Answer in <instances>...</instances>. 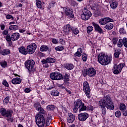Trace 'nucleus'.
Wrapping results in <instances>:
<instances>
[{"mask_svg": "<svg viewBox=\"0 0 127 127\" xmlns=\"http://www.w3.org/2000/svg\"><path fill=\"white\" fill-rule=\"evenodd\" d=\"M0 54L2 55V56H5V55H8L10 54V50L8 49H4L0 51Z\"/></svg>", "mask_w": 127, "mask_h": 127, "instance_id": "aec40b11", "label": "nucleus"}, {"mask_svg": "<svg viewBox=\"0 0 127 127\" xmlns=\"http://www.w3.org/2000/svg\"><path fill=\"white\" fill-rule=\"evenodd\" d=\"M18 49L20 53H21V54H23V55H27V54H28L27 49H25L24 47L22 46L19 48Z\"/></svg>", "mask_w": 127, "mask_h": 127, "instance_id": "412c9836", "label": "nucleus"}, {"mask_svg": "<svg viewBox=\"0 0 127 127\" xmlns=\"http://www.w3.org/2000/svg\"><path fill=\"white\" fill-rule=\"evenodd\" d=\"M75 120V115H73L72 113H70L68 114V117L67 122L69 124H72Z\"/></svg>", "mask_w": 127, "mask_h": 127, "instance_id": "f3484780", "label": "nucleus"}, {"mask_svg": "<svg viewBox=\"0 0 127 127\" xmlns=\"http://www.w3.org/2000/svg\"><path fill=\"white\" fill-rule=\"evenodd\" d=\"M105 28L106 29L111 30V29H113V28H114V24H113L112 23L108 22L106 24Z\"/></svg>", "mask_w": 127, "mask_h": 127, "instance_id": "bb28decb", "label": "nucleus"}, {"mask_svg": "<svg viewBox=\"0 0 127 127\" xmlns=\"http://www.w3.org/2000/svg\"><path fill=\"white\" fill-rule=\"evenodd\" d=\"M56 62V60L53 58H48L46 59H43L41 61L42 64H45L47 63H49L51 64L52 63H55Z\"/></svg>", "mask_w": 127, "mask_h": 127, "instance_id": "2eb2a0df", "label": "nucleus"}, {"mask_svg": "<svg viewBox=\"0 0 127 127\" xmlns=\"http://www.w3.org/2000/svg\"><path fill=\"white\" fill-rule=\"evenodd\" d=\"M52 42L54 44H58L59 41H58V40L55 39V38H52Z\"/></svg>", "mask_w": 127, "mask_h": 127, "instance_id": "8fccbe9b", "label": "nucleus"}, {"mask_svg": "<svg viewBox=\"0 0 127 127\" xmlns=\"http://www.w3.org/2000/svg\"><path fill=\"white\" fill-rule=\"evenodd\" d=\"M60 43L62 45H64L65 44V41L63 39H60Z\"/></svg>", "mask_w": 127, "mask_h": 127, "instance_id": "13d9d810", "label": "nucleus"}, {"mask_svg": "<svg viewBox=\"0 0 127 127\" xmlns=\"http://www.w3.org/2000/svg\"><path fill=\"white\" fill-rule=\"evenodd\" d=\"M92 16V13L88 10V9L84 7L82 10V13L81 14V17L83 20H88L90 19V17Z\"/></svg>", "mask_w": 127, "mask_h": 127, "instance_id": "423d86ee", "label": "nucleus"}, {"mask_svg": "<svg viewBox=\"0 0 127 127\" xmlns=\"http://www.w3.org/2000/svg\"><path fill=\"white\" fill-rule=\"evenodd\" d=\"M98 105L103 115H106V113H107L106 108L107 110H114L115 109V106L112 102V99L108 95L101 99L99 101Z\"/></svg>", "mask_w": 127, "mask_h": 127, "instance_id": "f257e3e1", "label": "nucleus"}, {"mask_svg": "<svg viewBox=\"0 0 127 127\" xmlns=\"http://www.w3.org/2000/svg\"><path fill=\"white\" fill-rule=\"evenodd\" d=\"M0 27L1 28V30H4V28H5V26L3 24H1L0 25Z\"/></svg>", "mask_w": 127, "mask_h": 127, "instance_id": "680f3d73", "label": "nucleus"}, {"mask_svg": "<svg viewBox=\"0 0 127 127\" xmlns=\"http://www.w3.org/2000/svg\"><path fill=\"white\" fill-rule=\"evenodd\" d=\"M36 4L38 8H42V3L40 0H36Z\"/></svg>", "mask_w": 127, "mask_h": 127, "instance_id": "473e14b6", "label": "nucleus"}, {"mask_svg": "<svg viewBox=\"0 0 127 127\" xmlns=\"http://www.w3.org/2000/svg\"><path fill=\"white\" fill-rule=\"evenodd\" d=\"M96 74H97V71L94 68L87 69V75L89 77H94V76H96Z\"/></svg>", "mask_w": 127, "mask_h": 127, "instance_id": "dca6fc26", "label": "nucleus"}, {"mask_svg": "<svg viewBox=\"0 0 127 127\" xmlns=\"http://www.w3.org/2000/svg\"><path fill=\"white\" fill-rule=\"evenodd\" d=\"M94 28L92 26H89L87 28V32L88 33H90L91 31H93Z\"/></svg>", "mask_w": 127, "mask_h": 127, "instance_id": "a18cd8bd", "label": "nucleus"}, {"mask_svg": "<svg viewBox=\"0 0 127 127\" xmlns=\"http://www.w3.org/2000/svg\"><path fill=\"white\" fill-rule=\"evenodd\" d=\"M51 95L53 97H57L59 96V91L57 90H53L51 92Z\"/></svg>", "mask_w": 127, "mask_h": 127, "instance_id": "c85d7f7f", "label": "nucleus"}, {"mask_svg": "<svg viewBox=\"0 0 127 127\" xmlns=\"http://www.w3.org/2000/svg\"><path fill=\"white\" fill-rule=\"evenodd\" d=\"M71 4L73 6H75V5H77V2H76V1L73 0L71 1Z\"/></svg>", "mask_w": 127, "mask_h": 127, "instance_id": "69168bd1", "label": "nucleus"}, {"mask_svg": "<svg viewBox=\"0 0 127 127\" xmlns=\"http://www.w3.org/2000/svg\"><path fill=\"white\" fill-rule=\"evenodd\" d=\"M110 5L111 8L113 9H116L118 7V1L115 0H112L110 1Z\"/></svg>", "mask_w": 127, "mask_h": 127, "instance_id": "6ab92c4d", "label": "nucleus"}, {"mask_svg": "<svg viewBox=\"0 0 127 127\" xmlns=\"http://www.w3.org/2000/svg\"><path fill=\"white\" fill-rule=\"evenodd\" d=\"M3 35H5L6 36V35H9V34H8V30H4V31H2V32Z\"/></svg>", "mask_w": 127, "mask_h": 127, "instance_id": "6e6d98bb", "label": "nucleus"}, {"mask_svg": "<svg viewBox=\"0 0 127 127\" xmlns=\"http://www.w3.org/2000/svg\"><path fill=\"white\" fill-rule=\"evenodd\" d=\"M9 29L10 30H17L18 29V26L15 25H11L9 26Z\"/></svg>", "mask_w": 127, "mask_h": 127, "instance_id": "f704fd0d", "label": "nucleus"}, {"mask_svg": "<svg viewBox=\"0 0 127 127\" xmlns=\"http://www.w3.org/2000/svg\"><path fill=\"white\" fill-rule=\"evenodd\" d=\"M72 30V26L70 24L64 25L63 29V32L64 35H68Z\"/></svg>", "mask_w": 127, "mask_h": 127, "instance_id": "ddd939ff", "label": "nucleus"}, {"mask_svg": "<svg viewBox=\"0 0 127 127\" xmlns=\"http://www.w3.org/2000/svg\"><path fill=\"white\" fill-rule=\"evenodd\" d=\"M34 107L35 108L36 110L38 111L41 107V105L39 102H37L34 104Z\"/></svg>", "mask_w": 127, "mask_h": 127, "instance_id": "e433bc0d", "label": "nucleus"}, {"mask_svg": "<svg viewBox=\"0 0 127 127\" xmlns=\"http://www.w3.org/2000/svg\"><path fill=\"white\" fill-rule=\"evenodd\" d=\"M123 114L124 116H125V117H127V110H126V111H123Z\"/></svg>", "mask_w": 127, "mask_h": 127, "instance_id": "774afa93", "label": "nucleus"}, {"mask_svg": "<svg viewBox=\"0 0 127 127\" xmlns=\"http://www.w3.org/2000/svg\"><path fill=\"white\" fill-rule=\"evenodd\" d=\"M31 89H30V88H27L25 89L24 92L25 93H30V92H31Z\"/></svg>", "mask_w": 127, "mask_h": 127, "instance_id": "052dcab7", "label": "nucleus"}, {"mask_svg": "<svg viewBox=\"0 0 127 127\" xmlns=\"http://www.w3.org/2000/svg\"><path fill=\"white\" fill-rule=\"evenodd\" d=\"M0 65L3 68H5V67H7V63L5 61H2L0 62Z\"/></svg>", "mask_w": 127, "mask_h": 127, "instance_id": "a19ab883", "label": "nucleus"}, {"mask_svg": "<svg viewBox=\"0 0 127 127\" xmlns=\"http://www.w3.org/2000/svg\"><path fill=\"white\" fill-rule=\"evenodd\" d=\"M120 33L121 34H126L127 32H126V30H125V28H121L120 29Z\"/></svg>", "mask_w": 127, "mask_h": 127, "instance_id": "09e8293b", "label": "nucleus"}, {"mask_svg": "<svg viewBox=\"0 0 127 127\" xmlns=\"http://www.w3.org/2000/svg\"><path fill=\"white\" fill-rule=\"evenodd\" d=\"M89 118V114L87 113H80L78 115V119L80 122H85Z\"/></svg>", "mask_w": 127, "mask_h": 127, "instance_id": "4468645a", "label": "nucleus"}, {"mask_svg": "<svg viewBox=\"0 0 127 127\" xmlns=\"http://www.w3.org/2000/svg\"><path fill=\"white\" fill-rule=\"evenodd\" d=\"M36 124L38 127H45V118L44 116L40 114L36 115Z\"/></svg>", "mask_w": 127, "mask_h": 127, "instance_id": "39448f33", "label": "nucleus"}, {"mask_svg": "<svg viewBox=\"0 0 127 127\" xmlns=\"http://www.w3.org/2000/svg\"><path fill=\"white\" fill-rule=\"evenodd\" d=\"M83 90L86 95V96L90 99L91 98V88H90V85L89 83L87 81H84L83 82Z\"/></svg>", "mask_w": 127, "mask_h": 127, "instance_id": "0eeeda50", "label": "nucleus"}, {"mask_svg": "<svg viewBox=\"0 0 127 127\" xmlns=\"http://www.w3.org/2000/svg\"><path fill=\"white\" fill-rule=\"evenodd\" d=\"M73 113H78V108L76 107V106H73Z\"/></svg>", "mask_w": 127, "mask_h": 127, "instance_id": "bf43d9fd", "label": "nucleus"}, {"mask_svg": "<svg viewBox=\"0 0 127 127\" xmlns=\"http://www.w3.org/2000/svg\"><path fill=\"white\" fill-rule=\"evenodd\" d=\"M9 102V96H7L3 100V104H4V105H7V104H8Z\"/></svg>", "mask_w": 127, "mask_h": 127, "instance_id": "37998d69", "label": "nucleus"}, {"mask_svg": "<svg viewBox=\"0 0 127 127\" xmlns=\"http://www.w3.org/2000/svg\"><path fill=\"white\" fill-rule=\"evenodd\" d=\"M92 25L94 26V29H95L96 31L99 33H103V29L100 27V25L95 22L92 23Z\"/></svg>", "mask_w": 127, "mask_h": 127, "instance_id": "a211bd4d", "label": "nucleus"}, {"mask_svg": "<svg viewBox=\"0 0 127 127\" xmlns=\"http://www.w3.org/2000/svg\"><path fill=\"white\" fill-rule=\"evenodd\" d=\"M121 111H117L115 112V116L117 118H121Z\"/></svg>", "mask_w": 127, "mask_h": 127, "instance_id": "49530a36", "label": "nucleus"}, {"mask_svg": "<svg viewBox=\"0 0 127 127\" xmlns=\"http://www.w3.org/2000/svg\"><path fill=\"white\" fill-rule=\"evenodd\" d=\"M71 31H72V33L75 35H77V34L79 33V30H78V28H77L71 27Z\"/></svg>", "mask_w": 127, "mask_h": 127, "instance_id": "58836bf2", "label": "nucleus"}, {"mask_svg": "<svg viewBox=\"0 0 127 127\" xmlns=\"http://www.w3.org/2000/svg\"><path fill=\"white\" fill-rule=\"evenodd\" d=\"M82 54H83L82 48H79L77 49V51L74 54V56L76 57H81Z\"/></svg>", "mask_w": 127, "mask_h": 127, "instance_id": "a878e982", "label": "nucleus"}, {"mask_svg": "<svg viewBox=\"0 0 127 127\" xmlns=\"http://www.w3.org/2000/svg\"><path fill=\"white\" fill-rule=\"evenodd\" d=\"M83 75L84 77H86L88 75V69H86V71H83Z\"/></svg>", "mask_w": 127, "mask_h": 127, "instance_id": "e2e57ef3", "label": "nucleus"}, {"mask_svg": "<svg viewBox=\"0 0 127 127\" xmlns=\"http://www.w3.org/2000/svg\"><path fill=\"white\" fill-rule=\"evenodd\" d=\"M82 60L84 62L87 61V55H86L85 54H83L82 55Z\"/></svg>", "mask_w": 127, "mask_h": 127, "instance_id": "5fc2aeb1", "label": "nucleus"}, {"mask_svg": "<svg viewBox=\"0 0 127 127\" xmlns=\"http://www.w3.org/2000/svg\"><path fill=\"white\" fill-rule=\"evenodd\" d=\"M0 114L2 117H5L7 118L6 121L8 123H13V117H12L13 112L11 110H6L4 108H1L0 109Z\"/></svg>", "mask_w": 127, "mask_h": 127, "instance_id": "7ed1b4c3", "label": "nucleus"}, {"mask_svg": "<svg viewBox=\"0 0 127 127\" xmlns=\"http://www.w3.org/2000/svg\"><path fill=\"white\" fill-rule=\"evenodd\" d=\"M55 50H56V51H62L64 50V47L59 46L55 48Z\"/></svg>", "mask_w": 127, "mask_h": 127, "instance_id": "79ce46f5", "label": "nucleus"}, {"mask_svg": "<svg viewBox=\"0 0 127 127\" xmlns=\"http://www.w3.org/2000/svg\"><path fill=\"white\" fill-rule=\"evenodd\" d=\"M58 87H59V88H60V89H66L65 88V84H58Z\"/></svg>", "mask_w": 127, "mask_h": 127, "instance_id": "4d7b16f0", "label": "nucleus"}, {"mask_svg": "<svg viewBox=\"0 0 127 127\" xmlns=\"http://www.w3.org/2000/svg\"><path fill=\"white\" fill-rule=\"evenodd\" d=\"M50 78L52 80H62L63 79V75L60 73L56 71L55 72H52L50 74Z\"/></svg>", "mask_w": 127, "mask_h": 127, "instance_id": "9d476101", "label": "nucleus"}, {"mask_svg": "<svg viewBox=\"0 0 127 127\" xmlns=\"http://www.w3.org/2000/svg\"><path fill=\"white\" fill-rule=\"evenodd\" d=\"M37 111H39V112L38 113V114L37 115H40L41 116H43V115H44V114H45L46 112L45 110H44V109H43V108L41 107L40 108H39V110H38ZM43 114V115H42Z\"/></svg>", "mask_w": 127, "mask_h": 127, "instance_id": "7c9ffc66", "label": "nucleus"}, {"mask_svg": "<svg viewBox=\"0 0 127 127\" xmlns=\"http://www.w3.org/2000/svg\"><path fill=\"white\" fill-rule=\"evenodd\" d=\"M50 120H48L47 119L46 120V126L47 127L49 126V125H50V122H49Z\"/></svg>", "mask_w": 127, "mask_h": 127, "instance_id": "0e129e2a", "label": "nucleus"}, {"mask_svg": "<svg viewBox=\"0 0 127 127\" xmlns=\"http://www.w3.org/2000/svg\"><path fill=\"white\" fill-rule=\"evenodd\" d=\"M64 81L68 82L70 79V74L69 73H65L64 76Z\"/></svg>", "mask_w": 127, "mask_h": 127, "instance_id": "4c0bfd02", "label": "nucleus"}, {"mask_svg": "<svg viewBox=\"0 0 127 127\" xmlns=\"http://www.w3.org/2000/svg\"><path fill=\"white\" fill-rule=\"evenodd\" d=\"M121 54V49H118L115 50L114 56L115 58H119Z\"/></svg>", "mask_w": 127, "mask_h": 127, "instance_id": "c756f323", "label": "nucleus"}, {"mask_svg": "<svg viewBox=\"0 0 127 127\" xmlns=\"http://www.w3.org/2000/svg\"><path fill=\"white\" fill-rule=\"evenodd\" d=\"M63 11L68 17H70V18H74V13L73 12V10L70 9V8L64 7L63 8Z\"/></svg>", "mask_w": 127, "mask_h": 127, "instance_id": "9b49d317", "label": "nucleus"}, {"mask_svg": "<svg viewBox=\"0 0 127 127\" xmlns=\"http://www.w3.org/2000/svg\"><path fill=\"white\" fill-rule=\"evenodd\" d=\"M20 37V35L18 33H14L11 35V39L12 41H15Z\"/></svg>", "mask_w": 127, "mask_h": 127, "instance_id": "4be33fe9", "label": "nucleus"}, {"mask_svg": "<svg viewBox=\"0 0 127 127\" xmlns=\"http://www.w3.org/2000/svg\"><path fill=\"white\" fill-rule=\"evenodd\" d=\"M2 84L4 86H5V87H8L9 86L8 83H7V81H6L5 80H3Z\"/></svg>", "mask_w": 127, "mask_h": 127, "instance_id": "864d4df0", "label": "nucleus"}, {"mask_svg": "<svg viewBox=\"0 0 127 127\" xmlns=\"http://www.w3.org/2000/svg\"><path fill=\"white\" fill-rule=\"evenodd\" d=\"M118 38H113L112 39V41H113V43L114 45H116V44H117V43H118Z\"/></svg>", "mask_w": 127, "mask_h": 127, "instance_id": "603ef678", "label": "nucleus"}, {"mask_svg": "<svg viewBox=\"0 0 127 127\" xmlns=\"http://www.w3.org/2000/svg\"><path fill=\"white\" fill-rule=\"evenodd\" d=\"M64 67L67 70H73L74 69V64L70 63L65 64Z\"/></svg>", "mask_w": 127, "mask_h": 127, "instance_id": "5701e85b", "label": "nucleus"}, {"mask_svg": "<svg viewBox=\"0 0 127 127\" xmlns=\"http://www.w3.org/2000/svg\"><path fill=\"white\" fill-rule=\"evenodd\" d=\"M123 45H124L125 47L127 48V38H123Z\"/></svg>", "mask_w": 127, "mask_h": 127, "instance_id": "de8ad7c7", "label": "nucleus"}, {"mask_svg": "<svg viewBox=\"0 0 127 127\" xmlns=\"http://www.w3.org/2000/svg\"><path fill=\"white\" fill-rule=\"evenodd\" d=\"M124 44V39H119V42L117 44L118 47H119L120 48L123 47V45Z\"/></svg>", "mask_w": 127, "mask_h": 127, "instance_id": "72a5a7b5", "label": "nucleus"}, {"mask_svg": "<svg viewBox=\"0 0 127 127\" xmlns=\"http://www.w3.org/2000/svg\"><path fill=\"white\" fill-rule=\"evenodd\" d=\"M6 19H12V20H13L14 18H13V16L11 15L7 14L6 16Z\"/></svg>", "mask_w": 127, "mask_h": 127, "instance_id": "3c124183", "label": "nucleus"}, {"mask_svg": "<svg viewBox=\"0 0 127 127\" xmlns=\"http://www.w3.org/2000/svg\"><path fill=\"white\" fill-rule=\"evenodd\" d=\"M40 51H41L42 52H46L47 51V50H48V47H47V46H42L40 48Z\"/></svg>", "mask_w": 127, "mask_h": 127, "instance_id": "c9c22d12", "label": "nucleus"}, {"mask_svg": "<svg viewBox=\"0 0 127 127\" xmlns=\"http://www.w3.org/2000/svg\"><path fill=\"white\" fill-rule=\"evenodd\" d=\"M5 39L6 40L7 42H10L11 41V40H12L11 39V36L10 37V35H9V34L5 36Z\"/></svg>", "mask_w": 127, "mask_h": 127, "instance_id": "c03bdc74", "label": "nucleus"}, {"mask_svg": "<svg viewBox=\"0 0 127 127\" xmlns=\"http://www.w3.org/2000/svg\"><path fill=\"white\" fill-rule=\"evenodd\" d=\"M112 59V57L106 55L104 53H101L98 55V61L103 66H106V65L111 64Z\"/></svg>", "mask_w": 127, "mask_h": 127, "instance_id": "f03ea898", "label": "nucleus"}, {"mask_svg": "<svg viewBox=\"0 0 127 127\" xmlns=\"http://www.w3.org/2000/svg\"><path fill=\"white\" fill-rule=\"evenodd\" d=\"M34 65H35V62L33 60H28L25 62V66L28 70L29 74H31L36 71Z\"/></svg>", "mask_w": 127, "mask_h": 127, "instance_id": "20e7f679", "label": "nucleus"}, {"mask_svg": "<svg viewBox=\"0 0 127 127\" xmlns=\"http://www.w3.org/2000/svg\"><path fill=\"white\" fill-rule=\"evenodd\" d=\"M79 109V113H80V112H83V111H86L87 110V106L82 102Z\"/></svg>", "mask_w": 127, "mask_h": 127, "instance_id": "cd10ccee", "label": "nucleus"}, {"mask_svg": "<svg viewBox=\"0 0 127 127\" xmlns=\"http://www.w3.org/2000/svg\"><path fill=\"white\" fill-rule=\"evenodd\" d=\"M82 103L83 102L82 101V100L78 99L74 102L73 107H76V108H78L79 109L81 105H82Z\"/></svg>", "mask_w": 127, "mask_h": 127, "instance_id": "393cba45", "label": "nucleus"}, {"mask_svg": "<svg viewBox=\"0 0 127 127\" xmlns=\"http://www.w3.org/2000/svg\"><path fill=\"white\" fill-rule=\"evenodd\" d=\"M125 64H120L119 65L114 64L113 70L114 74L116 75H118V74H120L121 72H122V70L125 67Z\"/></svg>", "mask_w": 127, "mask_h": 127, "instance_id": "6e6552de", "label": "nucleus"}, {"mask_svg": "<svg viewBox=\"0 0 127 127\" xmlns=\"http://www.w3.org/2000/svg\"><path fill=\"white\" fill-rule=\"evenodd\" d=\"M46 109L48 111H49V112H51L52 111H54L55 109V106H54L53 105H48Z\"/></svg>", "mask_w": 127, "mask_h": 127, "instance_id": "2f4dec72", "label": "nucleus"}, {"mask_svg": "<svg viewBox=\"0 0 127 127\" xmlns=\"http://www.w3.org/2000/svg\"><path fill=\"white\" fill-rule=\"evenodd\" d=\"M37 48V45L36 44L33 43L30 45H29L27 46L26 49L28 52V54H33Z\"/></svg>", "mask_w": 127, "mask_h": 127, "instance_id": "1a4fd4ad", "label": "nucleus"}, {"mask_svg": "<svg viewBox=\"0 0 127 127\" xmlns=\"http://www.w3.org/2000/svg\"><path fill=\"white\" fill-rule=\"evenodd\" d=\"M127 109L126 105L124 103H121L120 105V111H125Z\"/></svg>", "mask_w": 127, "mask_h": 127, "instance_id": "ea45409f", "label": "nucleus"}, {"mask_svg": "<svg viewBox=\"0 0 127 127\" xmlns=\"http://www.w3.org/2000/svg\"><path fill=\"white\" fill-rule=\"evenodd\" d=\"M109 22H114V20L110 17H105L99 20V24L101 25H105V24L109 23Z\"/></svg>", "mask_w": 127, "mask_h": 127, "instance_id": "f8f14e48", "label": "nucleus"}, {"mask_svg": "<svg viewBox=\"0 0 127 127\" xmlns=\"http://www.w3.org/2000/svg\"><path fill=\"white\" fill-rule=\"evenodd\" d=\"M51 119H52V117H51V115H48L47 120H48L49 121H50V120H51Z\"/></svg>", "mask_w": 127, "mask_h": 127, "instance_id": "338daca9", "label": "nucleus"}, {"mask_svg": "<svg viewBox=\"0 0 127 127\" xmlns=\"http://www.w3.org/2000/svg\"><path fill=\"white\" fill-rule=\"evenodd\" d=\"M11 83H13V85H17L21 83V80H20V78L16 77L12 79Z\"/></svg>", "mask_w": 127, "mask_h": 127, "instance_id": "b1692460", "label": "nucleus"}]
</instances>
